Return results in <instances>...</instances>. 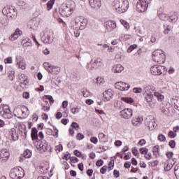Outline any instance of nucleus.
<instances>
[{"mask_svg": "<svg viewBox=\"0 0 179 179\" xmlns=\"http://www.w3.org/2000/svg\"><path fill=\"white\" fill-rule=\"evenodd\" d=\"M112 6L117 13H124L129 8V1L128 0H114Z\"/></svg>", "mask_w": 179, "mask_h": 179, "instance_id": "obj_1", "label": "nucleus"}, {"mask_svg": "<svg viewBox=\"0 0 179 179\" xmlns=\"http://www.w3.org/2000/svg\"><path fill=\"white\" fill-rule=\"evenodd\" d=\"M75 10V1H70L67 3L64 4L59 8V12L63 17H69L72 13Z\"/></svg>", "mask_w": 179, "mask_h": 179, "instance_id": "obj_2", "label": "nucleus"}, {"mask_svg": "<svg viewBox=\"0 0 179 179\" xmlns=\"http://www.w3.org/2000/svg\"><path fill=\"white\" fill-rule=\"evenodd\" d=\"M86 26H87V20L83 17H77L71 22L70 27L73 30H84Z\"/></svg>", "mask_w": 179, "mask_h": 179, "instance_id": "obj_3", "label": "nucleus"}, {"mask_svg": "<svg viewBox=\"0 0 179 179\" xmlns=\"http://www.w3.org/2000/svg\"><path fill=\"white\" fill-rule=\"evenodd\" d=\"M3 15L7 16V17H10L15 20L17 17V9L13 6H7L4 7L2 10Z\"/></svg>", "mask_w": 179, "mask_h": 179, "instance_id": "obj_4", "label": "nucleus"}, {"mask_svg": "<svg viewBox=\"0 0 179 179\" xmlns=\"http://www.w3.org/2000/svg\"><path fill=\"white\" fill-rule=\"evenodd\" d=\"M152 59L154 62L159 64L160 65L166 62V55L164 52L162 50H156L152 52Z\"/></svg>", "mask_w": 179, "mask_h": 179, "instance_id": "obj_5", "label": "nucleus"}, {"mask_svg": "<svg viewBox=\"0 0 179 179\" xmlns=\"http://www.w3.org/2000/svg\"><path fill=\"white\" fill-rule=\"evenodd\" d=\"M54 33L51 31H43L41 32V40L44 44H51L54 41Z\"/></svg>", "mask_w": 179, "mask_h": 179, "instance_id": "obj_6", "label": "nucleus"}, {"mask_svg": "<svg viewBox=\"0 0 179 179\" xmlns=\"http://www.w3.org/2000/svg\"><path fill=\"white\" fill-rule=\"evenodd\" d=\"M10 177L13 179H22L24 177V170L21 167H16L11 169Z\"/></svg>", "mask_w": 179, "mask_h": 179, "instance_id": "obj_7", "label": "nucleus"}, {"mask_svg": "<svg viewBox=\"0 0 179 179\" xmlns=\"http://www.w3.org/2000/svg\"><path fill=\"white\" fill-rule=\"evenodd\" d=\"M23 131L18 128H12L8 130V136L10 141H13V142H16V141H19V135L22 134Z\"/></svg>", "mask_w": 179, "mask_h": 179, "instance_id": "obj_8", "label": "nucleus"}, {"mask_svg": "<svg viewBox=\"0 0 179 179\" xmlns=\"http://www.w3.org/2000/svg\"><path fill=\"white\" fill-rule=\"evenodd\" d=\"M165 69L164 66L154 65L150 68V72L154 76H160L164 72Z\"/></svg>", "mask_w": 179, "mask_h": 179, "instance_id": "obj_9", "label": "nucleus"}, {"mask_svg": "<svg viewBox=\"0 0 179 179\" xmlns=\"http://www.w3.org/2000/svg\"><path fill=\"white\" fill-rule=\"evenodd\" d=\"M149 6V3L145 0L137 2L136 8L137 12L143 13L148 10V7Z\"/></svg>", "mask_w": 179, "mask_h": 179, "instance_id": "obj_10", "label": "nucleus"}, {"mask_svg": "<svg viewBox=\"0 0 179 179\" xmlns=\"http://www.w3.org/2000/svg\"><path fill=\"white\" fill-rule=\"evenodd\" d=\"M0 108H2L3 110V113H1V115L3 117V118L9 120L13 117L12 115V111H10V109L9 108V106L1 105Z\"/></svg>", "mask_w": 179, "mask_h": 179, "instance_id": "obj_11", "label": "nucleus"}, {"mask_svg": "<svg viewBox=\"0 0 179 179\" xmlns=\"http://www.w3.org/2000/svg\"><path fill=\"white\" fill-rule=\"evenodd\" d=\"M134 115V110L131 108H125L120 111V117L124 120H129Z\"/></svg>", "mask_w": 179, "mask_h": 179, "instance_id": "obj_12", "label": "nucleus"}, {"mask_svg": "<svg viewBox=\"0 0 179 179\" xmlns=\"http://www.w3.org/2000/svg\"><path fill=\"white\" fill-rule=\"evenodd\" d=\"M16 66H18L20 69L24 71L26 69V60L23 57L17 55L15 57Z\"/></svg>", "mask_w": 179, "mask_h": 179, "instance_id": "obj_13", "label": "nucleus"}, {"mask_svg": "<svg viewBox=\"0 0 179 179\" xmlns=\"http://www.w3.org/2000/svg\"><path fill=\"white\" fill-rule=\"evenodd\" d=\"M105 25L107 31H108L109 33H111V31H114V30L117 29V23H115V21L113 20H109L105 22Z\"/></svg>", "mask_w": 179, "mask_h": 179, "instance_id": "obj_14", "label": "nucleus"}, {"mask_svg": "<svg viewBox=\"0 0 179 179\" xmlns=\"http://www.w3.org/2000/svg\"><path fill=\"white\" fill-rule=\"evenodd\" d=\"M116 89L121 90L122 92H125L127 90H129L131 85L122 82H118L115 85Z\"/></svg>", "mask_w": 179, "mask_h": 179, "instance_id": "obj_15", "label": "nucleus"}, {"mask_svg": "<svg viewBox=\"0 0 179 179\" xmlns=\"http://www.w3.org/2000/svg\"><path fill=\"white\" fill-rule=\"evenodd\" d=\"M144 124L149 131H153V129H155V120L150 119V117H146Z\"/></svg>", "mask_w": 179, "mask_h": 179, "instance_id": "obj_16", "label": "nucleus"}, {"mask_svg": "<svg viewBox=\"0 0 179 179\" xmlns=\"http://www.w3.org/2000/svg\"><path fill=\"white\" fill-rule=\"evenodd\" d=\"M10 156V154L9 153V151L6 149H2L0 152V160L2 162H6L9 157Z\"/></svg>", "mask_w": 179, "mask_h": 179, "instance_id": "obj_17", "label": "nucleus"}, {"mask_svg": "<svg viewBox=\"0 0 179 179\" xmlns=\"http://www.w3.org/2000/svg\"><path fill=\"white\" fill-rule=\"evenodd\" d=\"M103 96L104 101H110L113 99V96H114V92L113 90L109 89L103 93Z\"/></svg>", "mask_w": 179, "mask_h": 179, "instance_id": "obj_18", "label": "nucleus"}, {"mask_svg": "<svg viewBox=\"0 0 179 179\" xmlns=\"http://www.w3.org/2000/svg\"><path fill=\"white\" fill-rule=\"evenodd\" d=\"M89 3L92 9H100L101 7V0H89Z\"/></svg>", "mask_w": 179, "mask_h": 179, "instance_id": "obj_19", "label": "nucleus"}, {"mask_svg": "<svg viewBox=\"0 0 179 179\" xmlns=\"http://www.w3.org/2000/svg\"><path fill=\"white\" fill-rule=\"evenodd\" d=\"M142 121H143V117L141 116H137L134 117L131 120V124L134 127H139L141 124H142Z\"/></svg>", "mask_w": 179, "mask_h": 179, "instance_id": "obj_20", "label": "nucleus"}, {"mask_svg": "<svg viewBox=\"0 0 179 179\" xmlns=\"http://www.w3.org/2000/svg\"><path fill=\"white\" fill-rule=\"evenodd\" d=\"M20 78V83L22 86H26L29 83V78H27V76L24 74H21L19 77Z\"/></svg>", "mask_w": 179, "mask_h": 179, "instance_id": "obj_21", "label": "nucleus"}, {"mask_svg": "<svg viewBox=\"0 0 179 179\" xmlns=\"http://www.w3.org/2000/svg\"><path fill=\"white\" fill-rule=\"evenodd\" d=\"M155 87L146 85L143 87V92H144V94H151L152 92H155Z\"/></svg>", "mask_w": 179, "mask_h": 179, "instance_id": "obj_22", "label": "nucleus"}, {"mask_svg": "<svg viewBox=\"0 0 179 179\" xmlns=\"http://www.w3.org/2000/svg\"><path fill=\"white\" fill-rule=\"evenodd\" d=\"M97 63L94 59H92L90 63H88L86 66V69L89 71H93V69H96L97 68Z\"/></svg>", "mask_w": 179, "mask_h": 179, "instance_id": "obj_23", "label": "nucleus"}, {"mask_svg": "<svg viewBox=\"0 0 179 179\" xmlns=\"http://www.w3.org/2000/svg\"><path fill=\"white\" fill-rule=\"evenodd\" d=\"M171 103L172 106L176 108V110H178L179 111V97L176 96L174 98H172L171 100Z\"/></svg>", "mask_w": 179, "mask_h": 179, "instance_id": "obj_24", "label": "nucleus"}, {"mask_svg": "<svg viewBox=\"0 0 179 179\" xmlns=\"http://www.w3.org/2000/svg\"><path fill=\"white\" fill-rule=\"evenodd\" d=\"M48 72L49 73H52V75H58L61 72V68L56 66H51Z\"/></svg>", "mask_w": 179, "mask_h": 179, "instance_id": "obj_25", "label": "nucleus"}, {"mask_svg": "<svg viewBox=\"0 0 179 179\" xmlns=\"http://www.w3.org/2000/svg\"><path fill=\"white\" fill-rule=\"evenodd\" d=\"M112 71L114 73H120L124 71V67L121 64H115L113 66Z\"/></svg>", "mask_w": 179, "mask_h": 179, "instance_id": "obj_26", "label": "nucleus"}, {"mask_svg": "<svg viewBox=\"0 0 179 179\" xmlns=\"http://www.w3.org/2000/svg\"><path fill=\"white\" fill-rule=\"evenodd\" d=\"M36 148H39L41 152H47V148H48V144L44 142L40 143V144H35Z\"/></svg>", "mask_w": 179, "mask_h": 179, "instance_id": "obj_27", "label": "nucleus"}, {"mask_svg": "<svg viewBox=\"0 0 179 179\" xmlns=\"http://www.w3.org/2000/svg\"><path fill=\"white\" fill-rule=\"evenodd\" d=\"M21 129L22 133H20V135H21V138H22V139H26V138H27V130H26V125H21Z\"/></svg>", "mask_w": 179, "mask_h": 179, "instance_id": "obj_28", "label": "nucleus"}, {"mask_svg": "<svg viewBox=\"0 0 179 179\" xmlns=\"http://www.w3.org/2000/svg\"><path fill=\"white\" fill-rule=\"evenodd\" d=\"M21 44L22 45V47H31L32 43H31V41H30L29 38L27 39H23L22 41H21Z\"/></svg>", "mask_w": 179, "mask_h": 179, "instance_id": "obj_29", "label": "nucleus"}, {"mask_svg": "<svg viewBox=\"0 0 179 179\" xmlns=\"http://www.w3.org/2000/svg\"><path fill=\"white\" fill-rule=\"evenodd\" d=\"M17 5L20 6L22 9H27L29 8V4L26 3V2L19 0L17 1Z\"/></svg>", "mask_w": 179, "mask_h": 179, "instance_id": "obj_30", "label": "nucleus"}, {"mask_svg": "<svg viewBox=\"0 0 179 179\" xmlns=\"http://www.w3.org/2000/svg\"><path fill=\"white\" fill-rule=\"evenodd\" d=\"M105 82L106 81L104 80V78L101 77H98L96 78L94 83H96L97 86H103Z\"/></svg>", "mask_w": 179, "mask_h": 179, "instance_id": "obj_31", "label": "nucleus"}, {"mask_svg": "<svg viewBox=\"0 0 179 179\" xmlns=\"http://www.w3.org/2000/svg\"><path fill=\"white\" fill-rule=\"evenodd\" d=\"M6 26H8V22L6 21V19H1L0 20V30H5Z\"/></svg>", "mask_w": 179, "mask_h": 179, "instance_id": "obj_32", "label": "nucleus"}, {"mask_svg": "<svg viewBox=\"0 0 179 179\" xmlns=\"http://www.w3.org/2000/svg\"><path fill=\"white\" fill-rule=\"evenodd\" d=\"M130 38H131V35L129 34H122L119 37V40H120V41H127V40H129Z\"/></svg>", "mask_w": 179, "mask_h": 179, "instance_id": "obj_33", "label": "nucleus"}, {"mask_svg": "<svg viewBox=\"0 0 179 179\" xmlns=\"http://www.w3.org/2000/svg\"><path fill=\"white\" fill-rule=\"evenodd\" d=\"M144 99L147 103H152L153 101V95L152 94H144Z\"/></svg>", "mask_w": 179, "mask_h": 179, "instance_id": "obj_34", "label": "nucleus"}, {"mask_svg": "<svg viewBox=\"0 0 179 179\" xmlns=\"http://www.w3.org/2000/svg\"><path fill=\"white\" fill-rule=\"evenodd\" d=\"M21 110H22V115H24V117H27V115H29L30 114V110H29V108H27V106H23L22 108H21Z\"/></svg>", "mask_w": 179, "mask_h": 179, "instance_id": "obj_35", "label": "nucleus"}, {"mask_svg": "<svg viewBox=\"0 0 179 179\" xmlns=\"http://www.w3.org/2000/svg\"><path fill=\"white\" fill-rule=\"evenodd\" d=\"M154 96L157 99L158 101H163L164 100V95L160 94V92H155Z\"/></svg>", "mask_w": 179, "mask_h": 179, "instance_id": "obj_36", "label": "nucleus"}, {"mask_svg": "<svg viewBox=\"0 0 179 179\" xmlns=\"http://www.w3.org/2000/svg\"><path fill=\"white\" fill-rule=\"evenodd\" d=\"M29 24H30V29H32L33 30H37L38 23H37L36 21L31 20L29 22Z\"/></svg>", "mask_w": 179, "mask_h": 179, "instance_id": "obj_37", "label": "nucleus"}, {"mask_svg": "<svg viewBox=\"0 0 179 179\" xmlns=\"http://www.w3.org/2000/svg\"><path fill=\"white\" fill-rule=\"evenodd\" d=\"M23 157L24 159H30L31 157V151L29 150H25L22 154Z\"/></svg>", "mask_w": 179, "mask_h": 179, "instance_id": "obj_38", "label": "nucleus"}, {"mask_svg": "<svg viewBox=\"0 0 179 179\" xmlns=\"http://www.w3.org/2000/svg\"><path fill=\"white\" fill-rule=\"evenodd\" d=\"M164 169L165 171H170L171 169H173V163H169V162H166L164 164Z\"/></svg>", "mask_w": 179, "mask_h": 179, "instance_id": "obj_39", "label": "nucleus"}, {"mask_svg": "<svg viewBox=\"0 0 179 179\" xmlns=\"http://www.w3.org/2000/svg\"><path fill=\"white\" fill-rule=\"evenodd\" d=\"M81 108L78 106H75L71 108V113L73 115L78 114L80 113Z\"/></svg>", "mask_w": 179, "mask_h": 179, "instance_id": "obj_40", "label": "nucleus"}, {"mask_svg": "<svg viewBox=\"0 0 179 179\" xmlns=\"http://www.w3.org/2000/svg\"><path fill=\"white\" fill-rule=\"evenodd\" d=\"M159 148H160L159 147V145H155L152 148V152H153L154 156L155 157H159Z\"/></svg>", "mask_w": 179, "mask_h": 179, "instance_id": "obj_41", "label": "nucleus"}, {"mask_svg": "<svg viewBox=\"0 0 179 179\" xmlns=\"http://www.w3.org/2000/svg\"><path fill=\"white\" fill-rule=\"evenodd\" d=\"M178 20V15L177 14H173L169 17V22H171L172 23H175L176 20Z\"/></svg>", "mask_w": 179, "mask_h": 179, "instance_id": "obj_42", "label": "nucleus"}, {"mask_svg": "<svg viewBox=\"0 0 179 179\" xmlns=\"http://www.w3.org/2000/svg\"><path fill=\"white\" fill-rule=\"evenodd\" d=\"M121 100L124 101V103H127L128 104H131V103H134V99L129 97H122Z\"/></svg>", "mask_w": 179, "mask_h": 179, "instance_id": "obj_43", "label": "nucleus"}, {"mask_svg": "<svg viewBox=\"0 0 179 179\" xmlns=\"http://www.w3.org/2000/svg\"><path fill=\"white\" fill-rule=\"evenodd\" d=\"M54 3H55V0H50L47 3L48 10H51V9H52Z\"/></svg>", "mask_w": 179, "mask_h": 179, "instance_id": "obj_44", "label": "nucleus"}, {"mask_svg": "<svg viewBox=\"0 0 179 179\" xmlns=\"http://www.w3.org/2000/svg\"><path fill=\"white\" fill-rule=\"evenodd\" d=\"M8 78L10 80H13V79H15V71H8Z\"/></svg>", "mask_w": 179, "mask_h": 179, "instance_id": "obj_45", "label": "nucleus"}, {"mask_svg": "<svg viewBox=\"0 0 179 179\" xmlns=\"http://www.w3.org/2000/svg\"><path fill=\"white\" fill-rule=\"evenodd\" d=\"M120 22L124 26V27H125V29H129V23H128V22H127L123 19H121Z\"/></svg>", "mask_w": 179, "mask_h": 179, "instance_id": "obj_46", "label": "nucleus"}, {"mask_svg": "<svg viewBox=\"0 0 179 179\" xmlns=\"http://www.w3.org/2000/svg\"><path fill=\"white\" fill-rule=\"evenodd\" d=\"M159 17L161 20H169V15L167 14L161 13L159 15Z\"/></svg>", "mask_w": 179, "mask_h": 179, "instance_id": "obj_47", "label": "nucleus"}, {"mask_svg": "<svg viewBox=\"0 0 179 179\" xmlns=\"http://www.w3.org/2000/svg\"><path fill=\"white\" fill-rule=\"evenodd\" d=\"M81 93H83V97H89V96H90V92H89L87 90H81Z\"/></svg>", "mask_w": 179, "mask_h": 179, "instance_id": "obj_48", "label": "nucleus"}, {"mask_svg": "<svg viewBox=\"0 0 179 179\" xmlns=\"http://www.w3.org/2000/svg\"><path fill=\"white\" fill-rule=\"evenodd\" d=\"M134 29L136 30V33H137L138 34H144V32L141 27H135Z\"/></svg>", "mask_w": 179, "mask_h": 179, "instance_id": "obj_49", "label": "nucleus"}, {"mask_svg": "<svg viewBox=\"0 0 179 179\" xmlns=\"http://www.w3.org/2000/svg\"><path fill=\"white\" fill-rule=\"evenodd\" d=\"M31 136L35 144L38 143V134H31Z\"/></svg>", "mask_w": 179, "mask_h": 179, "instance_id": "obj_50", "label": "nucleus"}, {"mask_svg": "<svg viewBox=\"0 0 179 179\" xmlns=\"http://www.w3.org/2000/svg\"><path fill=\"white\" fill-rule=\"evenodd\" d=\"M64 148L62 147V144H59L58 145L55 146V150L57 153H59V152H62Z\"/></svg>", "mask_w": 179, "mask_h": 179, "instance_id": "obj_51", "label": "nucleus"}, {"mask_svg": "<svg viewBox=\"0 0 179 179\" xmlns=\"http://www.w3.org/2000/svg\"><path fill=\"white\" fill-rule=\"evenodd\" d=\"M43 66H44L45 71H48V72H50V69H51L52 65L50 64V63H48V62H45V63H43Z\"/></svg>", "mask_w": 179, "mask_h": 179, "instance_id": "obj_52", "label": "nucleus"}, {"mask_svg": "<svg viewBox=\"0 0 179 179\" xmlns=\"http://www.w3.org/2000/svg\"><path fill=\"white\" fill-rule=\"evenodd\" d=\"M22 33L23 32L22 31V30L17 29L14 32L13 35L17 36V37L19 38L20 36H22Z\"/></svg>", "mask_w": 179, "mask_h": 179, "instance_id": "obj_53", "label": "nucleus"}, {"mask_svg": "<svg viewBox=\"0 0 179 179\" xmlns=\"http://www.w3.org/2000/svg\"><path fill=\"white\" fill-rule=\"evenodd\" d=\"M99 138L102 142H105L106 141V134H104L103 133H99Z\"/></svg>", "mask_w": 179, "mask_h": 179, "instance_id": "obj_54", "label": "nucleus"}, {"mask_svg": "<svg viewBox=\"0 0 179 179\" xmlns=\"http://www.w3.org/2000/svg\"><path fill=\"white\" fill-rule=\"evenodd\" d=\"M133 92L134 93H142V92H143V90L141 87H134L133 89Z\"/></svg>", "mask_w": 179, "mask_h": 179, "instance_id": "obj_55", "label": "nucleus"}, {"mask_svg": "<svg viewBox=\"0 0 179 179\" xmlns=\"http://www.w3.org/2000/svg\"><path fill=\"white\" fill-rule=\"evenodd\" d=\"M158 141H159V142H166V136L163 134H159L158 136Z\"/></svg>", "mask_w": 179, "mask_h": 179, "instance_id": "obj_56", "label": "nucleus"}, {"mask_svg": "<svg viewBox=\"0 0 179 179\" xmlns=\"http://www.w3.org/2000/svg\"><path fill=\"white\" fill-rule=\"evenodd\" d=\"M137 45L136 44L131 45L129 46V48L127 49V52H132L135 48H136Z\"/></svg>", "mask_w": 179, "mask_h": 179, "instance_id": "obj_57", "label": "nucleus"}, {"mask_svg": "<svg viewBox=\"0 0 179 179\" xmlns=\"http://www.w3.org/2000/svg\"><path fill=\"white\" fill-rule=\"evenodd\" d=\"M179 173V164H177L174 167V174L177 176V174Z\"/></svg>", "mask_w": 179, "mask_h": 179, "instance_id": "obj_58", "label": "nucleus"}, {"mask_svg": "<svg viewBox=\"0 0 179 179\" xmlns=\"http://www.w3.org/2000/svg\"><path fill=\"white\" fill-rule=\"evenodd\" d=\"M107 166H103L101 169H100V173L101 174H106L107 173Z\"/></svg>", "mask_w": 179, "mask_h": 179, "instance_id": "obj_59", "label": "nucleus"}, {"mask_svg": "<svg viewBox=\"0 0 179 179\" xmlns=\"http://www.w3.org/2000/svg\"><path fill=\"white\" fill-rule=\"evenodd\" d=\"M140 153L141 155H147L148 154V148H140Z\"/></svg>", "mask_w": 179, "mask_h": 179, "instance_id": "obj_60", "label": "nucleus"}, {"mask_svg": "<svg viewBox=\"0 0 179 179\" xmlns=\"http://www.w3.org/2000/svg\"><path fill=\"white\" fill-rule=\"evenodd\" d=\"M46 99L49 100L50 104H54V98L51 95H47Z\"/></svg>", "mask_w": 179, "mask_h": 179, "instance_id": "obj_61", "label": "nucleus"}, {"mask_svg": "<svg viewBox=\"0 0 179 179\" xmlns=\"http://www.w3.org/2000/svg\"><path fill=\"white\" fill-rule=\"evenodd\" d=\"M71 128H74V129H76L78 131V129H79V124L75 122H73L71 124Z\"/></svg>", "mask_w": 179, "mask_h": 179, "instance_id": "obj_62", "label": "nucleus"}, {"mask_svg": "<svg viewBox=\"0 0 179 179\" xmlns=\"http://www.w3.org/2000/svg\"><path fill=\"white\" fill-rule=\"evenodd\" d=\"M77 139L78 141H82L83 139H85V135L82 134L81 133H78L77 134Z\"/></svg>", "mask_w": 179, "mask_h": 179, "instance_id": "obj_63", "label": "nucleus"}, {"mask_svg": "<svg viewBox=\"0 0 179 179\" xmlns=\"http://www.w3.org/2000/svg\"><path fill=\"white\" fill-rule=\"evenodd\" d=\"M5 64H12L13 62V60L12 59V57H8L4 59Z\"/></svg>", "mask_w": 179, "mask_h": 179, "instance_id": "obj_64", "label": "nucleus"}]
</instances>
